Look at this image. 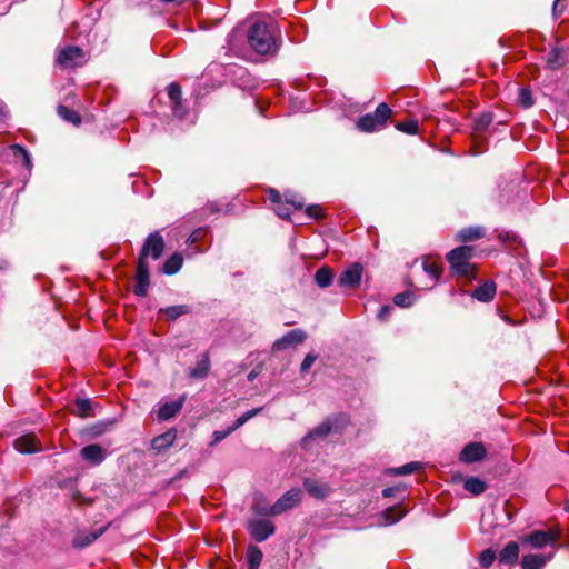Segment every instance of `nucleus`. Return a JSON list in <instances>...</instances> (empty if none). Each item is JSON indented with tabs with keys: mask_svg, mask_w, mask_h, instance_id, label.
<instances>
[{
	"mask_svg": "<svg viewBox=\"0 0 569 569\" xmlns=\"http://www.w3.org/2000/svg\"><path fill=\"white\" fill-rule=\"evenodd\" d=\"M279 30L274 22L256 20L247 31L250 48L258 54H274L279 49Z\"/></svg>",
	"mask_w": 569,
	"mask_h": 569,
	"instance_id": "f257e3e1",
	"label": "nucleus"
},
{
	"mask_svg": "<svg viewBox=\"0 0 569 569\" xmlns=\"http://www.w3.org/2000/svg\"><path fill=\"white\" fill-rule=\"evenodd\" d=\"M473 247L462 246L451 250L447 254L448 262L451 269L459 276L466 279H475L476 267L470 263L469 260L472 258Z\"/></svg>",
	"mask_w": 569,
	"mask_h": 569,
	"instance_id": "f03ea898",
	"label": "nucleus"
},
{
	"mask_svg": "<svg viewBox=\"0 0 569 569\" xmlns=\"http://www.w3.org/2000/svg\"><path fill=\"white\" fill-rule=\"evenodd\" d=\"M391 114L387 103H380L373 113H367L359 118L357 128L363 132H372L383 127Z\"/></svg>",
	"mask_w": 569,
	"mask_h": 569,
	"instance_id": "7ed1b4c3",
	"label": "nucleus"
},
{
	"mask_svg": "<svg viewBox=\"0 0 569 569\" xmlns=\"http://www.w3.org/2000/svg\"><path fill=\"white\" fill-rule=\"evenodd\" d=\"M84 52L76 46H67L58 50L56 62L62 68H76L83 63Z\"/></svg>",
	"mask_w": 569,
	"mask_h": 569,
	"instance_id": "20e7f679",
	"label": "nucleus"
},
{
	"mask_svg": "<svg viewBox=\"0 0 569 569\" xmlns=\"http://www.w3.org/2000/svg\"><path fill=\"white\" fill-rule=\"evenodd\" d=\"M302 498V491L299 488H292L283 493L269 509L268 513L271 516L281 515L295 508Z\"/></svg>",
	"mask_w": 569,
	"mask_h": 569,
	"instance_id": "39448f33",
	"label": "nucleus"
},
{
	"mask_svg": "<svg viewBox=\"0 0 569 569\" xmlns=\"http://www.w3.org/2000/svg\"><path fill=\"white\" fill-rule=\"evenodd\" d=\"M163 249V238L158 231H154L146 239L139 257H143L147 260V257L151 256L152 259L157 260L161 257Z\"/></svg>",
	"mask_w": 569,
	"mask_h": 569,
	"instance_id": "423d86ee",
	"label": "nucleus"
},
{
	"mask_svg": "<svg viewBox=\"0 0 569 569\" xmlns=\"http://www.w3.org/2000/svg\"><path fill=\"white\" fill-rule=\"evenodd\" d=\"M363 266L360 262L350 264L339 277L338 284L343 288H358L361 283Z\"/></svg>",
	"mask_w": 569,
	"mask_h": 569,
	"instance_id": "0eeeda50",
	"label": "nucleus"
},
{
	"mask_svg": "<svg viewBox=\"0 0 569 569\" xmlns=\"http://www.w3.org/2000/svg\"><path fill=\"white\" fill-rule=\"evenodd\" d=\"M149 264L143 257H139L136 274V286L133 289L134 295L144 297L149 289Z\"/></svg>",
	"mask_w": 569,
	"mask_h": 569,
	"instance_id": "6e6552de",
	"label": "nucleus"
},
{
	"mask_svg": "<svg viewBox=\"0 0 569 569\" xmlns=\"http://www.w3.org/2000/svg\"><path fill=\"white\" fill-rule=\"evenodd\" d=\"M262 410V408H256V409H252V410H249L247 412H244L243 415H241L234 422L232 426H230L227 430H217V431H213L212 433V441L210 443V446H214L217 445L218 442L222 441L224 438H227L230 433H232L233 431H236L238 428H240L241 426H243L248 420H250L251 418H253L254 416H257L260 411Z\"/></svg>",
	"mask_w": 569,
	"mask_h": 569,
	"instance_id": "1a4fd4ad",
	"label": "nucleus"
},
{
	"mask_svg": "<svg viewBox=\"0 0 569 569\" xmlns=\"http://www.w3.org/2000/svg\"><path fill=\"white\" fill-rule=\"evenodd\" d=\"M559 539V535L552 530H536L521 538V542H529L533 548H542L547 545L553 546Z\"/></svg>",
	"mask_w": 569,
	"mask_h": 569,
	"instance_id": "9d476101",
	"label": "nucleus"
},
{
	"mask_svg": "<svg viewBox=\"0 0 569 569\" xmlns=\"http://www.w3.org/2000/svg\"><path fill=\"white\" fill-rule=\"evenodd\" d=\"M110 523L94 530H78L72 539V546L74 548H84L93 543L100 536H102Z\"/></svg>",
	"mask_w": 569,
	"mask_h": 569,
	"instance_id": "9b49d317",
	"label": "nucleus"
},
{
	"mask_svg": "<svg viewBox=\"0 0 569 569\" xmlns=\"http://www.w3.org/2000/svg\"><path fill=\"white\" fill-rule=\"evenodd\" d=\"M13 446L17 451L24 455L40 452L43 449L34 433H27L17 438Z\"/></svg>",
	"mask_w": 569,
	"mask_h": 569,
	"instance_id": "f8f14e48",
	"label": "nucleus"
},
{
	"mask_svg": "<svg viewBox=\"0 0 569 569\" xmlns=\"http://www.w3.org/2000/svg\"><path fill=\"white\" fill-rule=\"evenodd\" d=\"M249 530L257 542H262L273 535L274 526L269 520H253L249 525Z\"/></svg>",
	"mask_w": 569,
	"mask_h": 569,
	"instance_id": "ddd939ff",
	"label": "nucleus"
},
{
	"mask_svg": "<svg viewBox=\"0 0 569 569\" xmlns=\"http://www.w3.org/2000/svg\"><path fill=\"white\" fill-rule=\"evenodd\" d=\"M80 456L84 461L89 462L90 465L99 466L104 461L107 452L100 445L92 443L83 447L80 450Z\"/></svg>",
	"mask_w": 569,
	"mask_h": 569,
	"instance_id": "4468645a",
	"label": "nucleus"
},
{
	"mask_svg": "<svg viewBox=\"0 0 569 569\" xmlns=\"http://www.w3.org/2000/svg\"><path fill=\"white\" fill-rule=\"evenodd\" d=\"M486 456V448L480 442L467 445L460 452V460L466 463L480 461Z\"/></svg>",
	"mask_w": 569,
	"mask_h": 569,
	"instance_id": "2eb2a0df",
	"label": "nucleus"
},
{
	"mask_svg": "<svg viewBox=\"0 0 569 569\" xmlns=\"http://www.w3.org/2000/svg\"><path fill=\"white\" fill-rule=\"evenodd\" d=\"M303 487L316 499H325L331 493V488L328 483L309 478L303 480Z\"/></svg>",
	"mask_w": 569,
	"mask_h": 569,
	"instance_id": "dca6fc26",
	"label": "nucleus"
},
{
	"mask_svg": "<svg viewBox=\"0 0 569 569\" xmlns=\"http://www.w3.org/2000/svg\"><path fill=\"white\" fill-rule=\"evenodd\" d=\"M306 339V333L301 329H295L287 332L282 338L278 339L273 343V350H281L291 345H297Z\"/></svg>",
	"mask_w": 569,
	"mask_h": 569,
	"instance_id": "f3484780",
	"label": "nucleus"
},
{
	"mask_svg": "<svg viewBox=\"0 0 569 569\" xmlns=\"http://www.w3.org/2000/svg\"><path fill=\"white\" fill-rule=\"evenodd\" d=\"M519 546L515 541L508 542L500 551L498 560L500 565L512 566L518 561Z\"/></svg>",
	"mask_w": 569,
	"mask_h": 569,
	"instance_id": "a211bd4d",
	"label": "nucleus"
},
{
	"mask_svg": "<svg viewBox=\"0 0 569 569\" xmlns=\"http://www.w3.org/2000/svg\"><path fill=\"white\" fill-rule=\"evenodd\" d=\"M183 402L184 396L180 397L174 401L164 402L160 405L158 410L159 420H169L170 418L174 417L181 410Z\"/></svg>",
	"mask_w": 569,
	"mask_h": 569,
	"instance_id": "6ab92c4d",
	"label": "nucleus"
},
{
	"mask_svg": "<svg viewBox=\"0 0 569 569\" xmlns=\"http://www.w3.org/2000/svg\"><path fill=\"white\" fill-rule=\"evenodd\" d=\"M176 438V430L170 429L167 432L153 438L151 441V448L157 452H162L174 442Z\"/></svg>",
	"mask_w": 569,
	"mask_h": 569,
	"instance_id": "aec40b11",
	"label": "nucleus"
},
{
	"mask_svg": "<svg viewBox=\"0 0 569 569\" xmlns=\"http://www.w3.org/2000/svg\"><path fill=\"white\" fill-rule=\"evenodd\" d=\"M496 295V284L492 281H488L477 287L472 293V297L479 301L488 302L493 299Z\"/></svg>",
	"mask_w": 569,
	"mask_h": 569,
	"instance_id": "412c9836",
	"label": "nucleus"
},
{
	"mask_svg": "<svg viewBox=\"0 0 569 569\" xmlns=\"http://www.w3.org/2000/svg\"><path fill=\"white\" fill-rule=\"evenodd\" d=\"M422 268L426 274L430 278V287H433L440 278V268L438 261L431 258H425Z\"/></svg>",
	"mask_w": 569,
	"mask_h": 569,
	"instance_id": "4be33fe9",
	"label": "nucleus"
},
{
	"mask_svg": "<svg viewBox=\"0 0 569 569\" xmlns=\"http://www.w3.org/2000/svg\"><path fill=\"white\" fill-rule=\"evenodd\" d=\"M191 311L190 307L187 305H177L170 306L167 308H161L159 310L160 315H163L169 320H176L181 316L188 315Z\"/></svg>",
	"mask_w": 569,
	"mask_h": 569,
	"instance_id": "5701e85b",
	"label": "nucleus"
},
{
	"mask_svg": "<svg viewBox=\"0 0 569 569\" xmlns=\"http://www.w3.org/2000/svg\"><path fill=\"white\" fill-rule=\"evenodd\" d=\"M210 369V359L207 355H203L201 359L197 362L196 367L189 371V377L193 379H202L204 378Z\"/></svg>",
	"mask_w": 569,
	"mask_h": 569,
	"instance_id": "b1692460",
	"label": "nucleus"
},
{
	"mask_svg": "<svg viewBox=\"0 0 569 569\" xmlns=\"http://www.w3.org/2000/svg\"><path fill=\"white\" fill-rule=\"evenodd\" d=\"M483 236H485V229L479 226L468 227V228L461 229L458 232V239L463 242L473 241V240L482 238Z\"/></svg>",
	"mask_w": 569,
	"mask_h": 569,
	"instance_id": "393cba45",
	"label": "nucleus"
},
{
	"mask_svg": "<svg viewBox=\"0 0 569 569\" xmlns=\"http://www.w3.org/2000/svg\"><path fill=\"white\" fill-rule=\"evenodd\" d=\"M547 562V559L540 555H526L521 560L522 569H542Z\"/></svg>",
	"mask_w": 569,
	"mask_h": 569,
	"instance_id": "a878e982",
	"label": "nucleus"
},
{
	"mask_svg": "<svg viewBox=\"0 0 569 569\" xmlns=\"http://www.w3.org/2000/svg\"><path fill=\"white\" fill-rule=\"evenodd\" d=\"M183 263V258L180 253H173L163 263L162 271L166 274H174L177 273Z\"/></svg>",
	"mask_w": 569,
	"mask_h": 569,
	"instance_id": "bb28decb",
	"label": "nucleus"
},
{
	"mask_svg": "<svg viewBox=\"0 0 569 569\" xmlns=\"http://www.w3.org/2000/svg\"><path fill=\"white\" fill-rule=\"evenodd\" d=\"M331 431V425L326 421L323 423H321L320 426H318L317 428H315L312 431H310L303 439H302V445L303 447H307L313 439L316 438H322V437H326L327 435H329Z\"/></svg>",
	"mask_w": 569,
	"mask_h": 569,
	"instance_id": "cd10ccee",
	"label": "nucleus"
},
{
	"mask_svg": "<svg viewBox=\"0 0 569 569\" xmlns=\"http://www.w3.org/2000/svg\"><path fill=\"white\" fill-rule=\"evenodd\" d=\"M333 273L328 267H321L316 271L315 281L320 288H327L332 283Z\"/></svg>",
	"mask_w": 569,
	"mask_h": 569,
	"instance_id": "c85d7f7f",
	"label": "nucleus"
},
{
	"mask_svg": "<svg viewBox=\"0 0 569 569\" xmlns=\"http://www.w3.org/2000/svg\"><path fill=\"white\" fill-rule=\"evenodd\" d=\"M463 487L467 491L473 495H481L487 489L486 482L476 477H470L466 479Z\"/></svg>",
	"mask_w": 569,
	"mask_h": 569,
	"instance_id": "c756f323",
	"label": "nucleus"
},
{
	"mask_svg": "<svg viewBox=\"0 0 569 569\" xmlns=\"http://www.w3.org/2000/svg\"><path fill=\"white\" fill-rule=\"evenodd\" d=\"M73 412L81 418L94 416L92 411V402L89 399H77Z\"/></svg>",
	"mask_w": 569,
	"mask_h": 569,
	"instance_id": "7c9ffc66",
	"label": "nucleus"
},
{
	"mask_svg": "<svg viewBox=\"0 0 569 569\" xmlns=\"http://www.w3.org/2000/svg\"><path fill=\"white\" fill-rule=\"evenodd\" d=\"M57 112L59 117H61L67 122H70L74 126H79L81 123V117L79 116V113L69 109L66 106H59Z\"/></svg>",
	"mask_w": 569,
	"mask_h": 569,
	"instance_id": "2f4dec72",
	"label": "nucleus"
},
{
	"mask_svg": "<svg viewBox=\"0 0 569 569\" xmlns=\"http://www.w3.org/2000/svg\"><path fill=\"white\" fill-rule=\"evenodd\" d=\"M168 96L173 104L172 106L173 114H178V104L180 103L181 96H182L180 86L174 82L170 83L168 86Z\"/></svg>",
	"mask_w": 569,
	"mask_h": 569,
	"instance_id": "473e14b6",
	"label": "nucleus"
},
{
	"mask_svg": "<svg viewBox=\"0 0 569 569\" xmlns=\"http://www.w3.org/2000/svg\"><path fill=\"white\" fill-rule=\"evenodd\" d=\"M547 66L556 70L562 66V52L558 48H553L547 56Z\"/></svg>",
	"mask_w": 569,
	"mask_h": 569,
	"instance_id": "72a5a7b5",
	"label": "nucleus"
},
{
	"mask_svg": "<svg viewBox=\"0 0 569 569\" xmlns=\"http://www.w3.org/2000/svg\"><path fill=\"white\" fill-rule=\"evenodd\" d=\"M262 551L258 547H249L247 553L248 565L259 567L262 561Z\"/></svg>",
	"mask_w": 569,
	"mask_h": 569,
	"instance_id": "f704fd0d",
	"label": "nucleus"
},
{
	"mask_svg": "<svg viewBox=\"0 0 569 569\" xmlns=\"http://www.w3.org/2000/svg\"><path fill=\"white\" fill-rule=\"evenodd\" d=\"M405 516V512L399 508H388L383 512L385 522L387 525L395 523L399 521Z\"/></svg>",
	"mask_w": 569,
	"mask_h": 569,
	"instance_id": "c9c22d12",
	"label": "nucleus"
},
{
	"mask_svg": "<svg viewBox=\"0 0 569 569\" xmlns=\"http://www.w3.org/2000/svg\"><path fill=\"white\" fill-rule=\"evenodd\" d=\"M518 103L523 108H530L533 106L535 101L532 98V93L528 88H520L518 93Z\"/></svg>",
	"mask_w": 569,
	"mask_h": 569,
	"instance_id": "e433bc0d",
	"label": "nucleus"
},
{
	"mask_svg": "<svg viewBox=\"0 0 569 569\" xmlns=\"http://www.w3.org/2000/svg\"><path fill=\"white\" fill-rule=\"evenodd\" d=\"M492 122V116L490 113H483L475 121V130L478 132L486 131Z\"/></svg>",
	"mask_w": 569,
	"mask_h": 569,
	"instance_id": "4c0bfd02",
	"label": "nucleus"
},
{
	"mask_svg": "<svg viewBox=\"0 0 569 569\" xmlns=\"http://www.w3.org/2000/svg\"><path fill=\"white\" fill-rule=\"evenodd\" d=\"M421 467L420 462H409L403 465L402 467L392 469V473L397 476L401 475H410L415 471H417Z\"/></svg>",
	"mask_w": 569,
	"mask_h": 569,
	"instance_id": "58836bf2",
	"label": "nucleus"
},
{
	"mask_svg": "<svg viewBox=\"0 0 569 569\" xmlns=\"http://www.w3.org/2000/svg\"><path fill=\"white\" fill-rule=\"evenodd\" d=\"M412 293L410 292H401V293H398L393 298V302L395 305L399 306V307H409L412 305Z\"/></svg>",
	"mask_w": 569,
	"mask_h": 569,
	"instance_id": "ea45409f",
	"label": "nucleus"
},
{
	"mask_svg": "<svg viewBox=\"0 0 569 569\" xmlns=\"http://www.w3.org/2000/svg\"><path fill=\"white\" fill-rule=\"evenodd\" d=\"M396 128L402 132H406L408 134H416L418 132V121L410 120L407 122H400L396 126Z\"/></svg>",
	"mask_w": 569,
	"mask_h": 569,
	"instance_id": "a19ab883",
	"label": "nucleus"
},
{
	"mask_svg": "<svg viewBox=\"0 0 569 569\" xmlns=\"http://www.w3.org/2000/svg\"><path fill=\"white\" fill-rule=\"evenodd\" d=\"M495 559L496 552L491 549H486L481 552L479 561L482 567L488 568L493 563Z\"/></svg>",
	"mask_w": 569,
	"mask_h": 569,
	"instance_id": "79ce46f5",
	"label": "nucleus"
},
{
	"mask_svg": "<svg viewBox=\"0 0 569 569\" xmlns=\"http://www.w3.org/2000/svg\"><path fill=\"white\" fill-rule=\"evenodd\" d=\"M287 204L293 207V209L299 210L303 207V199L297 194H286Z\"/></svg>",
	"mask_w": 569,
	"mask_h": 569,
	"instance_id": "37998d69",
	"label": "nucleus"
},
{
	"mask_svg": "<svg viewBox=\"0 0 569 569\" xmlns=\"http://www.w3.org/2000/svg\"><path fill=\"white\" fill-rule=\"evenodd\" d=\"M274 212L282 219H288L291 214V208L287 202H281L274 207Z\"/></svg>",
	"mask_w": 569,
	"mask_h": 569,
	"instance_id": "c03bdc74",
	"label": "nucleus"
},
{
	"mask_svg": "<svg viewBox=\"0 0 569 569\" xmlns=\"http://www.w3.org/2000/svg\"><path fill=\"white\" fill-rule=\"evenodd\" d=\"M12 149H13L14 156L21 157L24 161V164L27 167H29L30 166V156H29L28 151L23 147L18 146V144H14L12 147Z\"/></svg>",
	"mask_w": 569,
	"mask_h": 569,
	"instance_id": "a18cd8bd",
	"label": "nucleus"
},
{
	"mask_svg": "<svg viewBox=\"0 0 569 569\" xmlns=\"http://www.w3.org/2000/svg\"><path fill=\"white\" fill-rule=\"evenodd\" d=\"M307 214L313 219H321L323 217V209L318 204H312L307 208Z\"/></svg>",
	"mask_w": 569,
	"mask_h": 569,
	"instance_id": "49530a36",
	"label": "nucleus"
},
{
	"mask_svg": "<svg viewBox=\"0 0 569 569\" xmlns=\"http://www.w3.org/2000/svg\"><path fill=\"white\" fill-rule=\"evenodd\" d=\"M316 359H317L316 355L308 353L301 363V372H307L311 368V366L315 363Z\"/></svg>",
	"mask_w": 569,
	"mask_h": 569,
	"instance_id": "de8ad7c7",
	"label": "nucleus"
},
{
	"mask_svg": "<svg viewBox=\"0 0 569 569\" xmlns=\"http://www.w3.org/2000/svg\"><path fill=\"white\" fill-rule=\"evenodd\" d=\"M392 311V307L389 305L381 306L377 315L380 321H386Z\"/></svg>",
	"mask_w": 569,
	"mask_h": 569,
	"instance_id": "09e8293b",
	"label": "nucleus"
},
{
	"mask_svg": "<svg viewBox=\"0 0 569 569\" xmlns=\"http://www.w3.org/2000/svg\"><path fill=\"white\" fill-rule=\"evenodd\" d=\"M268 198H269V200H270L272 203H274V206H277V204H279V203H281V202H282V201H281V196H280V193H279L277 190H274V189H270V190H269V192H268Z\"/></svg>",
	"mask_w": 569,
	"mask_h": 569,
	"instance_id": "8fccbe9b",
	"label": "nucleus"
},
{
	"mask_svg": "<svg viewBox=\"0 0 569 569\" xmlns=\"http://www.w3.org/2000/svg\"><path fill=\"white\" fill-rule=\"evenodd\" d=\"M561 1L562 0H555V2H553V13L555 14L557 12L561 13L563 11V7L561 6Z\"/></svg>",
	"mask_w": 569,
	"mask_h": 569,
	"instance_id": "3c124183",
	"label": "nucleus"
},
{
	"mask_svg": "<svg viewBox=\"0 0 569 569\" xmlns=\"http://www.w3.org/2000/svg\"><path fill=\"white\" fill-rule=\"evenodd\" d=\"M201 232H202L201 230H197V231H194V232H193V233L188 238V241H189V242H191V243H193V242L198 241V239H199V237H200Z\"/></svg>",
	"mask_w": 569,
	"mask_h": 569,
	"instance_id": "603ef678",
	"label": "nucleus"
},
{
	"mask_svg": "<svg viewBox=\"0 0 569 569\" xmlns=\"http://www.w3.org/2000/svg\"><path fill=\"white\" fill-rule=\"evenodd\" d=\"M238 32L236 30H233L229 36H228V44L230 47V49L232 50L233 49V44H232V41L233 39L237 37Z\"/></svg>",
	"mask_w": 569,
	"mask_h": 569,
	"instance_id": "864d4df0",
	"label": "nucleus"
},
{
	"mask_svg": "<svg viewBox=\"0 0 569 569\" xmlns=\"http://www.w3.org/2000/svg\"><path fill=\"white\" fill-rule=\"evenodd\" d=\"M184 114H186V110H184V108H182L181 102H180L178 104V114H174V116L181 119V118H183Z\"/></svg>",
	"mask_w": 569,
	"mask_h": 569,
	"instance_id": "5fc2aeb1",
	"label": "nucleus"
},
{
	"mask_svg": "<svg viewBox=\"0 0 569 569\" xmlns=\"http://www.w3.org/2000/svg\"><path fill=\"white\" fill-rule=\"evenodd\" d=\"M383 497H391L393 495V488H386L382 491Z\"/></svg>",
	"mask_w": 569,
	"mask_h": 569,
	"instance_id": "6e6d98bb",
	"label": "nucleus"
},
{
	"mask_svg": "<svg viewBox=\"0 0 569 569\" xmlns=\"http://www.w3.org/2000/svg\"><path fill=\"white\" fill-rule=\"evenodd\" d=\"M7 107L6 104L0 100V118L6 116Z\"/></svg>",
	"mask_w": 569,
	"mask_h": 569,
	"instance_id": "4d7b16f0",
	"label": "nucleus"
},
{
	"mask_svg": "<svg viewBox=\"0 0 569 569\" xmlns=\"http://www.w3.org/2000/svg\"><path fill=\"white\" fill-rule=\"evenodd\" d=\"M257 377V373L254 371H251L249 375H248V380L249 381H253Z\"/></svg>",
	"mask_w": 569,
	"mask_h": 569,
	"instance_id": "13d9d810",
	"label": "nucleus"
},
{
	"mask_svg": "<svg viewBox=\"0 0 569 569\" xmlns=\"http://www.w3.org/2000/svg\"><path fill=\"white\" fill-rule=\"evenodd\" d=\"M259 567L248 565V569H258Z\"/></svg>",
	"mask_w": 569,
	"mask_h": 569,
	"instance_id": "bf43d9fd",
	"label": "nucleus"
}]
</instances>
